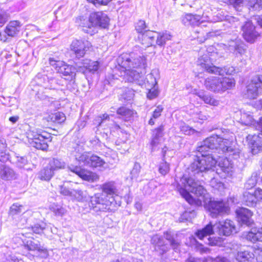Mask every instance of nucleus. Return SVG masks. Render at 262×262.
<instances>
[{"instance_id": "nucleus-1", "label": "nucleus", "mask_w": 262, "mask_h": 262, "mask_svg": "<svg viewBox=\"0 0 262 262\" xmlns=\"http://www.w3.org/2000/svg\"><path fill=\"white\" fill-rule=\"evenodd\" d=\"M118 69L120 76L129 82H135L145 89L157 86L159 72L157 69L152 70L147 75L145 79L143 76L147 66L146 57L134 52L123 54L118 58Z\"/></svg>"}, {"instance_id": "nucleus-2", "label": "nucleus", "mask_w": 262, "mask_h": 262, "mask_svg": "<svg viewBox=\"0 0 262 262\" xmlns=\"http://www.w3.org/2000/svg\"><path fill=\"white\" fill-rule=\"evenodd\" d=\"M234 135L226 132L222 135H213L206 138L203 143L198 146V170L201 172L212 170H215L217 162L215 156L210 154L209 150L216 149L223 153H228L229 156L236 159L238 157V149L232 146Z\"/></svg>"}, {"instance_id": "nucleus-3", "label": "nucleus", "mask_w": 262, "mask_h": 262, "mask_svg": "<svg viewBox=\"0 0 262 262\" xmlns=\"http://www.w3.org/2000/svg\"><path fill=\"white\" fill-rule=\"evenodd\" d=\"M102 192L95 193L91 197L89 207L95 212L112 211L115 210L117 203V189L113 181L106 182L101 186Z\"/></svg>"}, {"instance_id": "nucleus-4", "label": "nucleus", "mask_w": 262, "mask_h": 262, "mask_svg": "<svg viewBox=\"0 0 262 262\" xmlns=\"http://www.w3.org/2000/svg\"><path fill=\"white\" fill-rule=\"evenodd\" d=\"M204 206L212 217L228 214L230 211L227 203L223 201L212 200L210 195L201 185H198V206Z\"/></svg>"}, {"instance_id": "nucleus-5", "label": "nucleus", "mask_w": 262, "mask_h": 262, "mask_svg": "<svg viewBox=\"0 0 262 262\" xmlns=\"http://www.w3.org/2000/svg\"><path fill=\"white\" fill-rule=\"evenodd\" d=\"M109 22L107 15L101 11L91 13L88 18L81 16L76 19V23L82 27L83 32L91 35L97 32V27L107 28Z\"/></svg>"}, {"instance_id": "nucleus-6", "label": "nucleus", "mask_w": 262, "mask_h": 262, "mask_svg": "<svg viewBox=\"0 0 262 262\" xmlns=\"http://www.w3.org/2000/svg\"><path fill=\"white\" fill-rule=\"evenodd\" d=\"M195 164H193L189 170H191L192 174L189 177H183L180 180V182L183 185L184 188L182 187L179 189V191L181 195L190 204H194L196 201L191 195L188 192L190 191L195 194L196 193V182L195 180V172L194 169Z\"/></svg>"}, {"instance_id": "nucleus-7", "label": "nucleus", "mask_w": 262, "mask_h": 262, "mask_svg": "<svg viewBox=\"0 0 262 262\" xmlns=\"http://www.w3.org/2000/svg\"><path fill=\"white\" fill-rule=\"evenodd\" d=\"M27 138L30 145L42 150H46L48 147V142L51 141V136L47 133H40L36 129H31L27 133Z\"/></svg>"}, {"instance_id": "nucleus-8", "label": "nucleus", "mask_w": 262, "mask_h": 262, "mask_svg": "<svg viewBox=\"0 0 262 262\" xmlns=\"http://www.w3.org/2000/svg\"><path fill=\"white\" fill-rule=\"evenodd\" d=\"M255 124L256 128L260 133L258 135H249L247 137L248 145L253 155L257 154L262 150V117Z\"/></svg>"}, {"instance_id": "nucleus-9", "label": "nucleus", "mask_w": 262, "mask_h": 262, "mask_svg": "<svg viewBox=\"0 0 262 262\" xmlns=\"http://www.w3.org/2000/svg\"><path fill=\"white\" fill-rule=\"evenodd\" d=\"M207 59L202 62L200 61V66L209 73L223 76L224 75H233L235 73V69L232 66H226L223 68L213 66L212 64H209Z\"/></svg>"}, {"instance_id": "nucleus-10", "label": "nucleus", "mask_w": 262, "mask_h": 262, "mask_svg": "<svg viewBox=\"0 0 262 262\" xmlns=\"http://www.w3.org/2000/svg\"><path fill=\"white\" fill-rule=\"evenodd\" d=\"M262 93V76L257 75L247 86L246 95L249 99H255Z\"/></svg>"}, {"instance_id": "nucleus-11", "label": "nucleus", "mask_w": 262, "mask_h": 262, "mask_svg": "<svg viewBox=\"0 0 262 262\" xmlns=\"http://www.w3.org/2000/svg\"><path fill=\"white\" fill-rule=\"evenodd\" d=\"M90 47H91V44L88 40L75 39L71 44L70 48L71 50L75 54L76 57L80 58L84 56L86 51Z\"/></svg>"}, {"instance_id": "nucleus-12", "label": "nucleus", "mask_w": 262, "mask_h": 262, "mask_svg": "<svg viewBox=\"0 0 262 262\" xmlns=\"http://www.w3.org/2000/svg\"><path fill=\"white\" fill-rule=\"evenodd\" d=\"M217 166L219 168H216V172L221 175V177L232 176L234 172V168L231 161L226 158H220Z\"/></svg>"}, {"instance_id": "nucleus-13", "label": "nucleus", "mask_w": 262, "mask_h": 262, "mask_svg": "<svg viewBox=\"0 0 262 262\" xmlns=\"http://www.w3.org/2000/svg\"><path fill=\"white\" fill-rule=\"evenodd\" d=\"M51 66L53 67L57 72L62 74L64 76H72L75 73V68L66 64L64 62L60 60H56L53 58L49 59Z\"/></svg>"}, {"instance_id": "nucleus-14", "label": "nucleus", "mask_w": 262, "mask_h": 262, "mask_svg": "<svg viewBox=\"0 0 262 262\" xmlns=\"http://www.w3.org/2000/svg\"><path fill=\"white\" fill-rule=\"evenodd\" d=\"M238 222L242 225L246 226L251 225L253 221L252 219L253 212L245 208H239L236 211Z\"/></svg>"}, {"instance_id": "nucleus-15", "label": "nucleus", "mask_w": 262, "mask_h": 262, "mask_svg": "<svg viewBox=\"0 0 262 262\" xmlns=\"http://www.w3.org/2000/svg\"><path fill=\"white\" fill-rule=\"evenodd\" d=\"M242 30L244 38L248 42H253L259 35L258 33L255 30V27L250 21L246 23Z\"/></svg>"}, {"instance_id": "nucleus-16", "label": "nucleus", "mask_w": 262, "mask_h": 262, "mask_svg": "<svg viewBox=\"0 0 262 262\" xmlns=\"http://www.w3.org/2000/svg\"><path fill=\"white\" fill-rule=\"evenodd\" d=\"M213 233V226L211 224H209L202 230H198V238L204 240V242L207 245H214L216 244V243L210 237Z\"/></svg>"}, {"instance_id": "nucleus-17", "label": "nucleus", "mask_w": 262, "mask_h": 262, "mask_svg": "<svg viewBox=\"0 0 262 262\" xmlns=\"http://www.w3.org/2000/svg\"><path fill=\"white\" fill-rule=\"evenodd\" d=\"M70 169L84 180L94 182L98 179V177L96 173L81 169L79 167L76 166L72 168L70 167Z\"/></svg>"}, {"instance_id": "nucleus-18", "label": "nucleus", "mask_w": 262, "mask_h": 262, "mask_svg": "<svg viewBox=\"0 0 262 262\" xmlns=\"http://www.w3.org/2000/svg\"><path fill=\"white\" fill-rule=\"evenodd\" d=\"M219 232L221 235L229 236L233 232H235V226L233 221L226 220L221 222L217 226Z\"/></svg>"}, {"instance_id": "nucleus-19", "label": "nucleus", "mask_w": 262, "mask_h": 262, "mask_svg": "<svg viewBox=\"0 0 262 262\" xmlns=\"http://www.w3.org/2000/svg\"><path fill=\"white\" fill-rule=\"evenodd\" d=\"M228 46H229L230 51L236 52V55L238 54L242 56L246 52L245 46L239 39L235 38L234 40H230L229 41Z\"/></svg>"}, {"instance_id": "nucleus-20", "label": "nucleus", "mask_w": 262, "mask_h": 262, "mask_svg": "<svg viewBox=\"0 0 262 262\" xmlns=\"http://www.w3.org/2000/svg\"><path fill=\"white\" fill-rule=\"evenodd\" d=\"M205 87L215 93H220V78L210 77L207 78L204 83Z\"/></svg>"}, {"instance_id": "nucleus-21", "label": "nucleus", "mask_w": 262, "mask_h": 262, "mask_svg": "<svg viewBox=\"0 0 262 262\" xmlns=\"http://www.w3.org/2000/svg\"><path fill=\"white\" fill-rule=\"evenodd\" d=\"M74 154L75 159L78 162L79 164L88 166L91 155L90 152L83 151L78 148V149H75Z\"/></svg>"}, {"instance_id": "nucleus-22", "label": "nucleus", "mask_w": 262, "mask_h": 262, "mask_svg": "<svg viewBox=\"0 0 262 262\" xmlns=\"http://www.w3.org/2000/svg\"><path fill=\"white\" fill-rule=\"evenodd\" d=\"M151 241L152 244L155 245V250L159 251L161 254H163L168 251V248L165 244L162 237L156 235L153 236Z\"/></svg>"}, {"instance_id": "nucleus-23", "label": "nucleus", "mask_w": 262, "mask_h": 262, "mask_svg": "<svg viewBox=\"0 0 262 262\" xmlns=\"http://www.w3.org/2000/svg\"><path fill=\"white\" fill-rule=\"evenodd\" d=\"M156 32L147 31L142 33L141 37V43L145 47L154 45Z\"/></svg>"}, {"instance_id": "nucleus-24", "label": "nucleus", "mask_w": 262, "mask_h": 262, "mask_svg": "<svg viewBox=\"0 0 262 262\" xmlns=\"http://www.w3.org/2000/svg\"><path fill=\"white\" fill-rule=\"evenodd\" d=\"M245 238L253 243L256 242H262V228H252L246 233Z\"/></svg>"}, {"instance_id": "nucleus-25", "label": "nucleus", "mask_w": 262, "mask_h": 262, "mask_svg": "<svg viewBox=\"0 0 262 262\" xmlns=\"http://www.w3.org/2000/svg\"><path fill=\"white\" fill-rule=\"evenodd\" d=\"M242 201L245 205L249 207L255 206L257 202L255 191H245L243 193Z\"/></svg>"}, {"instance_id": "nucleus-26", "label": "nucleus", "mask_w": 262, "mask_h": 262, "mask_svg": "<svg viewBox=\"0 0 262 262\" xmlns=\"http://www.w3.org/2000/svg\"><path fill=\"white\" fill-rule=\"evenodd\" d=\"M20 23L17 20L11 21L6 26L5 32L9 36H15L19 31Z\"/></svg>"}, {"instance_id": "nucleus-27", "label": "nucleus", "mask_w": 262, "mask_h": 262, "mask_svg": "<svg viewBox=\"0 0 262 262\" xmlns=\"http://www.w3.org/2000/svg\"><path fill=\"white\" fill-rule=\"evenodd\" d=\"M235 85V81L233 78L229 77L220 78V93H223L227 90H231Z\"/></svg>"}, {"instance_id": "nucleus-28", "label": "nucleus", "mask_w": 262, "mask_h": 262, "mask_svg": "<svg viewBox=\"0 0 262 262\" xmlns=\"http://www.w3.org/2000/svg\"><path fill=\"white\" fill-rule=\"evenodd\" d=\"M117 113L121 116V118L125 121L131 120L134 115L136 114V113L133 110L125 106L119 107L117 111Z\"/></svg>"}, {"instance_id": "nucleus-29", "label": "nucleus", "mask_w": 262, "mask_h": 262, "mask_svg": "<svg viewBox=\"0 0 262 262\" xmlns=\"http://www.w3.org/2000/svg\"><path fill=\"white\" fill-rule=\"evenodd\" d=\"M25 247L29 250L37 251L47 255V250L40 246V243L34 239L28 240L25 245Z\"/></svg>"}, {"instance_id": "nucleus-30", "label": "nucleus", "mask_w": 262, "mask_h": 262, "mask_svg": "<svg viewBox=\"0 0 262 262\" xmlns=\"http://www.w3.org/2000/svg\"><path fill=\"white\" fill-rule=\"evenodd\" d=\"M0 178L3 180H11L15 178V173L10 167L6 166L3 164H1Z\"/></svg>"}, {"instance_id": "nucleus-31", "label": "nucleus", "mask_w": 262, "mask_h": 262, "mask_svg": "<svg viewBox=\"0 0 262 262\" xmlns=\"http://www.w3.org/2000/svg\"><path fill=\"white\" fill-rule=\"evenodd\" d=\"M53 175V170L48 165L39 171L37 174V177L40 180L48 181L52 178Z\"/></svg>"}, {"instance_id": "nucleus-32", "label": "nucleus", "mask_w": 262, "mask_h": 262, "mask_svg": "<svg viewBox=\"0 0 262 262\" xmlns=\"http://www.w3.org/2000/svg\"><path fill=\"white\" fill-rule=\"evenodd\" d=\"M241 117L239 122L245 125H254L255 122L250 112H246L245 111L239 112Z\"/></svg>"}, {"instance_id": "nucleus-33", "label": "nucleus", "mask_w": 262, "mask_h": 262, "mask_svg": "<svg viewBox=\"0 0 262 262\" xmlns=\"http://www.w3.org/2000/svg\"><path fill=\"white\" fill-rule=\"evenodd\" d=\"M156 45L163 47L165 45L167 41L171 40V35L167 31L162 32H156Z\"/></svg>"}, {"instance_id": "nucleus-34", "label": "nucleus", "mask_w": 262, "mask_h": 262, "mask_svg": "<svg viewBox=\"0 0 262 262\" xmlns=\"http://www.w3.org/2000/svg\"><path fill=\"white\" fill-rule=\"evenodd\" d=\"M254 255L248 251L238 252L236 259L238 262H253Z\"/></svg>"}, {"instance_id": "nucleus-35", "label": "nucleus", "mask_w": 262, "mask_h": 262, "mask_svg": "<svg viewBox=\"0 0 262 262\" xmlns=\"http://www.w3.org/2000/svg\"><path fill=\"white\" fill-rule=\"evenodd\" d=\"M105 162L100 157L91 154L88 165V167L92 168L100 167L103 166Z\"/></svg>"}, {"instance_id": "nucleus-36", "label": "nucleus", "mask_w": 262, "mask_h": 262, "mask_svg": "<svg viewBox=\"0 0 262 262\" xmlns=\"http://www.w3.org/2000/svg\"><path fill=\"white\" fill-rule=\"evenodd\" d=\"M91 197L88 195L86 191H83L81 190H73V195L71 199L76 200L79 202L87 201L91 199Z\"/></svg>"}, {"instance_id": "nucleus-37", "label": "nucleus", "mask_w": 262, "mask_h": 262, "mask_svg": "<svg viewBox=\"0 0 262 262\" xmlns=\"http://www.w3.org/2000/svg\"><path fill=\"white\" fill-rule=\"evenodd\" d=\"M82 67L88 70L89 72L94 73L99 69V63L97 61L85 59L82 63Z\"/></svg>"}, {"instance_id": "nucleus-38", "label": "nucleus", "mask_w": 262, "mask_h": 262, "mask_svg": "<svg viewBox=\"0 0 262 262\" xmlns=\"http://www.w3.org/2000/svg\"><path fill=\"white\" fill-rule=\"evenodd\" d=\"M66 119V117L62 112H58L51 114L48 117V120L53 122L61 123L64 122Z\"/></svg>"}, {"instance_id": "nucleus-39", "label": "nucleus", "mask_w": 262, "mask_h": 262, "mask_svg": "<svg viewBox=\"0 0 262 262\" xmlns=\"http://www.w3.org/2000/svg\"><path fill=\"white\" fill-rule=\"evenodd\" d=\"M182 23L185 26H191L194 27L196 26V18L195 15L191 13H188L183 17Z\"/></svg>"}, {"instance_id": "nucleus-40", "label": "nucleus", "mask_w": 262, "mask_h": 262, "mask_svg": "<svg viewBox=\"0 0 262 262\" xmlns=\"http://www.w3.org/2000/svg\"><path fill=\"white\" fill-rule=\"evenodd\" d=\"M51 169L54 171L56 170L63 169L65 167V163L61 160L53 158L51 160L48 165Z\"/></svg>"}, {"instance_id": "nucleus-41", "label": "nucleus", "mask_w": 262, "mask_h": 262, "mask_svg": "<svg viewBox=\"0 0 262 262\" xmlns=\"http://www.w3.org/2000/svg\"><path fill=\"white\" fill-rule=\"evenodd\" d=\"M50 209L53 212L55 215L62 216L66 213L67 210L62 206L57 204L51 205Z\"/></svg>"}, {"instance_id": "nucleus-42", "label": "nucleus", "mask_w": 262, "mask_h": 262, "mask_svg": "<svg viewBox=\"0 0 262 262\" xmlns=\"http://www.w3.org/2000/svg\"><path fill=\"white\" fill-rule=\"evenodd\" d=\"M258 174L257 172H253L251 174L250 178H249L245 184V187L247 189H250L254 187L257 181Z\"/></svg>"}, {"instance_id": "nucleus-43", "label": "nucleus", "mask_w": 262, "mask_h": 262, "mask_svg": "<svg viewBox=\"0 0 262 262\" xmlns=\"http://www.w3.org/2000/svg\"><path fill=\"white\" fill-rule=\"evenodd\" d=\"M164 237L168 241H169L170 243V245L176 251L178 249V248L180 246L179 243L176 241L173 236L171 235L170 233L168 232H166L164 233Z\"/></svg>"}, {"instance_id": "nucleus-44", "label": "nucleus", "mask_w": 262, "mask_h": 262, "mask_svg": "<svg viewBox=\"0 0 262 262\" xmlns=\"http://www.w3.org/2000/svg\"><path fill=\"white\" fill-rule=\"evenodd\" d=\"M163 108L162 106L159 105L156 107V108L153 112L152 117L148 121V124L152 125L155 124V121H154V119H157L159 118L161 115V113L163 111Z\"/></svg>"}, {"instance_id": "nucleus-45", "label": "nucleus", "mask_w": 262, "mask_h": 262, "mask_svg": "<svg viewBox=\"0 0 262 262\" xmlns=\"http://www.w3.org/2000/svg\"><path fill=\"white\" fill-rule=\"evenodd\" d=\"M46 224L43 222H40L34 224L32 226V231L36 234H41L46 229Z\"/></svg>"}, {"instance_id": "nucleus-46", "label": "nucleus", "mask_w": 262, "mask_h": 262, "mask_svg": "<svg viewBox=\"0 0 262 262\" xmlns=\"http://www.w3.org/2000/svg\"><path fill=\"white\" fill-rule=\"evenodd\" d=\"M24 210V206L18 203L13 204L10 207V213L12 215H15L21 213Z\"/></svg>"}, {"instance_id": "nucleus-47", "label": "nucleus", "mask_w": 262, "mask_h": 262, "mask_svg": "<svg viewBox=\"0 0 262 262\" xmlns=\"http://www.w3.org/2000/svg\"><path fill=\"white\" fill-rule=\"evenodd\" d=\"M73 190L65 184L60 186V193L63 195L68 196L71 198L73 195Z\"/></svg>"}, {"instance_id": "nucleus-48", "label": "nucleus", "mask_w": 262, "mask_h": 262, "mask_svg": "<svg viewBox=\"0 0 262 262\" xmlns=\"http://www.w3.org/2000/svg\"><path fill=\"white\" fill-rule=\"evenodd\" d=\"M148 90V92L147 94V97L150 100L156 98L159 94V91L158 90V86H155L151 88L146 89Z\"/></svg>"}, {"instance_id": "nucleus-49", "label": "nucleus", "mask_w": 262, "mask_h": 262, "mask_svg": "<svg viewBox=\"0 0 262 262\" xmlns=\"http://www.w3.org/2000/svg\"><path fill=\"white\" fill-rule=\"evenodd\" d=\"M169 171V165L166 162H161L159 166V172L163 176L166 175Z\"/></svg>"}, {"instance_id": "nucleus-50", "label": "nucleus", "mask_w": 262, "mask_h": 262, "mask_svg": "<svg viewBox=\"0 0 262 262\" xmlns=\"http://www.w3.org/2000/svg\"><path fill=\"white\" fill-rule=\"evenodd\" d=\"M110 118V116L106 114L102 115V116H99L95 120L94 124H97V126L99 127L104 123L106 120Z\"/></svg>"}, {"instance_id": "nucleus-51", "label": "nucleus", "mask_w": 262, "mask_h": 262, "mask_svg": "<svg viewBox=\"0 0 262 262\" xmlns=\"http://www.w3.org/2000/svg\"><path fill=\"white\" fill-rule=\"evenodd\" d=\"M16 165L20 168H25L28 164V160L25 157H17Z\"/></svg>"}, {"instance_id": "nucleus-52", "label": "nucleus", "mask_w": 262, "mask_h": 262, "mask_svg": "<svg viewBox=\"0 0 262 262\" xmlns=\"http://www.w3.org/2000/svg\"><path fill=\"white\" fill-rule=\"evenodd\" d=\"M141 166L139 163H135L132 170L130 172L132 179L136 178L140 171Z\"/></svg>"}, {"instance_id": "nucleus-53", "label": "nucleus", "mask_w": 262, "mask_h": 262, "mask_svg": "<svg viewBox=\"0 0 262 262\" xmlns=\"http://www.w3.org/2000/svg\"><path fill=\"white\" fill-rule=\"evenodd\" d=\"M8 14L3 10H0V27H2L8 20Z\"/></svg>"}, {"instance_id": "nucleus-54", "label": "nucleus", "mask_w": 262, "mask_h": 262, "mask_svg": "<svg viewBox=\"0 0 262 262\" xmlns=\"http://www.w3.org/2000/svg\"><path fill=\"white\" fill-rule=\"evenodd\" d=\"M146 28V26L145 21L142 20H139L136 26V30L139 33H143Z\"/></svg>"}, {"instance_id": "nucleus-55", "label": "nucleus", "mask_w": 262, "mask_h": 262, "mask_svg": "<svg viewBox=\"0 0 262 262\" xmlns=\"http://www.w3.org/2000/svg\"><path fill=\"white\" fill-rule=\"evenodd\" d=\"M164 126L163 125L160 126L159 127L156 128L153 131L152 137L160 138L163 135Z\"/></svg>"}, {"instance_id": "nucleus-56", "label": "nucleus", "mask_w": 262, "mask_h": 262, "mask_svg": "<svg viewBox=\"0 0 262 262\" xmlns=\"http://www.w3.org/2000/svg\"><path fill=\"white\" fill-rule=\"evenodd\" d=\"M94 5H107L112 0H86Z\"/></svg>"}, {"instance_id": "nucleus-57", "label": "nucleus", "mask_w": 262, "mask_h": 262, "mask_svg": "<svg viewBox=\"0 0 262 262\" xmlns=\"http://www.w3.org/2000/svg\"><path fill=\"white\" fill-rule=\"evenodd\" d=\"M250 6L255 9L262 8V0H249Z\"/></svg>"}, {"instance_id": "nucleus-58", "label": "nucleus", "mask_w": 262, "mask_h": 262, "mask_svg": "<svg viewBox=\"0 0 262 262\" xmlns=\"http://www.w3.org/2000/svg\"><path fill=\"white\" fill-rule=\"evenodd\" d=\"M181 131L184 134L188 135L193 134L195 132V130L194 129L187 125L182 126Z\"/></svg>"}, {"instance_id": "nucleus-59", "label": "nucleus", "mask_w": 262, "mask_h": 262, "mask_svg": "<svg viewBox=\"0 0 262 262\" xmlns=\"http://www.w3.org/2000/svg\"><path fill=\"white\" fill-rule=\"evenodd\" d=\"M160 140H161L160 138L152 137L150 142L152 151L156 150V147L158 146V145L159 144L160 142Z\"/></svg>"}, {"instance_id": "nucleus-60", "label": "nucleus", "mask_w": 262, "mask_h": 262, "mask_svg": "<svg viewBox=\"0 0 262 262\" xmlns=\"http://www.w3.org/2000/svg\"><path fill=\"white\" fill-rule=\"evenodd\" d=\"M5 148V144H3V149L0 150V161L5 162L8 159V155L6 154L4 148Z\"/></svg>"}, {"instance_id": "nucleus-61", "label": "nucleus", "mask_w": 262, "mask_h": 262, "mask_svg": "<svg viewBox=\"0 0 262 262\" xmlns=\"http://www.w3.org/2000/svg\"><path fill=\"white\" fill-rule=\"evenodd\" d=\"M254 256L256 257V259L257 262H262V249H258L255 251Z\"/></svg>"}, {"instance_id": "nucleus-62", "label": "nucleus", "mask_w": 262, "mask_h": 262, "mask_svg": "<svg viewBox=\"0 0 262 262\" xmlns=\"http://www.w3.org/2000/svg\"><path fill=\"white\" fill-rule=\"evenodd\" d=\"M191 214L190 212H185L183 214L181 215L179 218V221L180 222H184L185 221H188L190 215Z\"/></svg>"}, {"instance_id": "nucleus-63", "label": "nucleus", "mask_w": 262, "mask_h": 262, "mask_svg": "<svg viewBox=\"0 0 262 262\" xmlns=\"http://www.w3.org/2000/svg\"><path fill=\"white\" fill-rule=\"evenodd\" d=\"M198 252L199 251L201 253H206L209 251V249L207 247H204L202 244H200L198 242Z\"/></svg>"}, {"instance_id": "nucleus-64", "label": "nucleus", "mask_w": 262, "mask_h": 262, "mask_svg": "<svg viewBox=\"0 0 262 262\" xmlns=\"http://www.w3.org/2000/svg\"><path fill=\"white\" fill-rule=\"evenodd\" d=\"M256 198H257V202L258 201L262 200V189L257 188L254 190Z\"/></svg>"}]
</instances>
